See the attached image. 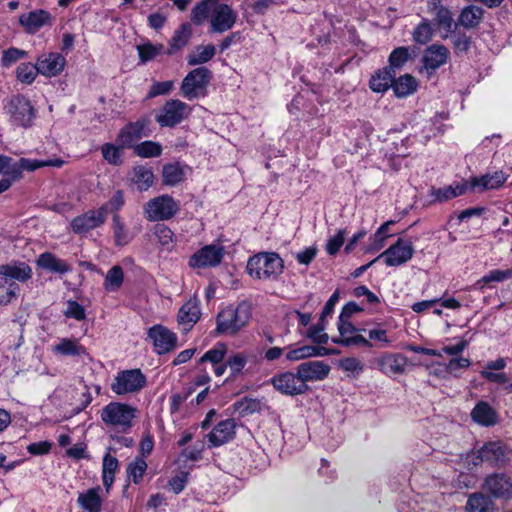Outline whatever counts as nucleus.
Wrapping results in <instances>:
<instances>
[{
    "label": "nucleus",
    "instance_id": "obj_1",
    "mask_svg": "<svg viewBox=\"0 0 512 512\" xmlns=\"http://www.w3.org/2000/svg\"><path fill=\"white\" fill-rule=\"evenodd\" d=\"M251 317L252 307L248 301H241L236 307L228 306L218 312L215 332L234 336L249 323Z\"/></svg>",
    "mask_w": 512,
    "mask_h": 512
},
{
    "label": "nucleus",
    "instance_id": "obj_61",
    "mask_svg": "<svg viewBox=\"0 0 512 512\" xmlns=\"http://www.w3.org/2000/svg\"><path fill=\"white\" fill-rule=\"evenodd\" d=\"M394 224V221L390 220L382 224L373 236L372 249L379 250L384 247L386 239L390 236L388 232V228L390 225Z\"/></svg>",
    "mask_w": 512,
    "mask_h": 512
},
{
    "label": "nucleus",
    "instance_id": "obj_2",
    "mask_svg": "<svg viewBox=\"0 0 512 512\" xmlns=\"http://www.w3.org/2000/svg\"><path fill=\"white\" fill-rule=\"evenodd\" d=\"M246 269L254 279L276 281L284 271V261L276 252H260L248 259Z\"/></svg>",
    "mask_w": 512,
    "mask_h": 512
},
{
    "label": "nucleus",
    "instance_id": "obj_29",
    "mask_svg": "<svg viewBox=\"0 0 512 512\" xmlns=\"http://www.w3.org/2000/svg\"><path fill=\"white\" fill-rule=\"evenodd\" d=\"M471 418L481 426L490 427L498 422L497 412L484 401L478 402L471 411Z\"/></svg>",
    "mask_w": 512,
    "mask_h": 512
},
{
    "label": "nucleus",
    "instance_id": "obj_33",
    "mask_svg": "<svg viewBox=\"0 0 512 512\" xmlns=\"http://www.w3.org/2000/svg\"><path fill=\"white\" fill-rule=\"evenodd\" d=\"M395 76L396 74L387 69V67L379 69L371 76L369 87L373 92L384 93L389 88H392Z\"/></svg>",
    "mask_w": 512,
    "mask_h": 512
},
{
    "label": "nucleus",
    "instance_id": "obj_34",
    "mask_svg": "<svg viewBox=\"0 0 512 512\" xmlns=\"http://www.w3.org/2000/svg\"><path fill=\"white\" fill-rule=\"evenodd\" d=\"M417 87V80L410 74H404L398 78L395 76L393 78L392 89L395 96L398 98H404L413 94L417 90Z\"/></svg>",
    "mask_w": 512,
    "mask_h": 512
},
{
    "label": "nucleus",
    "instance_id": "obj_40",
    "mask_svg": "<svg viewBox=\"0 0 512 512\" xmlns=\"http://www.w3.org/2000/svg\"><path fill=\"white\" fill-rule=\"evenodd\" d=\"M163 183L175 186L184 180V170L179 163H169L163 166Z\"/></svg>",
    "mask_w": 512,
    "mask_h": 512
},
{
    "label": "nucleus",
    "instance_id": "obj_27",
    "mask_svg": "<svg viewBox=\"0 0 512 512\" xmlns=\"http://www.w3.org/2000/svg\"><path fill=\"white\" fill-rule=\"evenodd\" d=\"M36 265L39 269L56 274H66L72 270L70 264L63 259L56 257L51 252H44L36 259Z\"/></svg>",
    "mask_w": 512,
    "mask_h": 512
},
{
    "label": "nucleus",
    "instance_id": "obj_10",
    "mask_svg": "<svg viewBox=\"0 0 512 512\" xmlns=\"http://www.w3.org/2000/svg\"><path fill=\"white\" fill-rule=\"evenodd\" d=\"M135 409L120 402H110L101 411V419L106 425L119 426L124 430L132 426Z\"/></svg>",
    "mask_w": 512,
    "mask_h": 512
},
{
    "label": "nucleus",
    "instance_id": "obj_62",
    "mask_svg": "<svg viewBox=\"0 0 512 512\" xmlns=\"http://www.w3.org/2000/svg\"><path fill=\"white\" fill-rule=\"evenodd\" d=\"M339 366L342 370L358 376L364 370V364L355 357H346L340 360Z\"/></svg>",
    "mask_w": 512,
    "mask_h": 512
},
{
    "label": "nucleus",
    "instance_id": "obj_11",
    "mask_svg": "<svg viewBox=\"0 0 512 512\" xmlns=\"http://www.w3.org/2000/svg\"><path fill=\"white\" fill-rule=\"evenodd\" d=\"M225 255V248L220 244H208L197 250L188 261L191 268H211L220 265Z\"/></svg>",
    "mask_w": 512,
    "mask_h": 512
},
{
    "label": "nucleus",
    "instance_id": "obj_13",
    "mask_svg": "<svg viewBox=\"0 0 512 512\" xmlns=\"http://www.w3.org/2000/svg\"><path fill=\"white\" fill-rule=\"evenodd\" d=\"M273 387L283 395L297 396L309 391V386L301 381L298 372H283L270 379Z\"/></svg>",
    "mask_w": 512,
    "mask_h": 512
},
{
    "label": "nucleus",
    "instance_id": "obj_39",
    "mask_svg": "<svg viewBox=\"0 0 512 512\" xmlns=\"http://www.w3.org/2000/svg\"><path fill=\"white\" fill-rule=\"evenodd\" d=\"M154 180L153 172L145 166H136L133 169L132 181L140 191L148 190Z\"/></svg>",
    "mask_w": 512,
    "mask_h": 512
},
{
    "label": "nucleus",
    "instance_id": "obj_8",
    "mask_svg": "<svg viewBox=\"0 0 512 512\" xmlns=\"http://www.w3.org/2000/svg\"><path fill=\"white\" fill-rule=\"evenodd\" d=\"M146 382V376L140 369L123 370L115 376L111 390L117 395L136 393L145 387Z\"/></svg>",
    "mask_w": 512,
    "mask_h": 512
},
{
    "label": "nucleus",
    "instance_id": "obj_31",
    "mask_svg": "<svg viewBox=\"0 0 512 512\" xmlns=\"http://www.w3.org/2000/svg\"><path fill=\"white\" fill-rule=\"evenodd\" d=\"M192 26L190 23H182L174 32L171 40L169 41V48L167 49L168 55H173L178 50L184 48L192 37Z\"/></svg>",
    "mask_w": 512,
    "mask_h": 512
},
{
    "label": "nucleus",
    "instance_id": "obj_7",
    "mask_svg": "<svg viewBox=\"0 0 512 512\" xmlns=\"http://www.w3.org/2000/svg\"><path fill=\"white\" fill-rule=\"evenodd\" d=\"M179 209V203L165 194L149 200L144 206V215L148 221H165L173 218Z\"/></svg>",
    "mask_w": 512,
    "mask_h": 512
},
{
    "label": "nucleus",
    "instance_id": "obj_41",
    "mask_svg": "<svg viewBox=\"0 0 512 512\" xmlns=\"http://www.w3.org/2000/svg\"><path fill=\"white\" fill-rule=\"evenodd\" d=\"M153 233L162 247L168 251L173 248L176 242V236L167 225L162 223L156 224Z\"/></svg>",
    "mask_w": 512,
    "mask_h": 512
},
{
    "label": "nucleus",
    "instance_id": "obj_22",
    "mask_svg": "<svg viewBox=\"0 0 512 512\" xmlns=\"http://www.w3.org/2000/svg\"><path fill=\"white\" fill-rule=\"evenodd\" d=\"M32 274V268L23 261H11L0 265V276L9 282H26L32 277Z\"/></svg>",
    "mask_w": 512,
    "mask_h": 512
},
{
    "label": "nucleus",
    "instance_id": "obj_37",
    "mask_svg": "<svg viewBox=\"0 0 512 512\" xmlns=\"http://www.w3.org/2000/svg\"><path fill=\"white\" fill-rule=\"evenodd\" d=\"M503 456V448L498 442H488L477 451V458L482 462H498Z\"/></svg>",
    "mask_w": 512,
    "mask_h": 512
},
{
    "label": "nucleus",
    "instance_id": "obj_46",
    "mask_svg": "<svg viewBox=\"0 0 512 512\" xmlns=\"http://www.w3.org/2000/svg\"><path fill=\"white\" fill-rule=\"evenodd\" d=\"M15 73H16L17 80L19 82H21L23 84H27V85L32 84L34 82V80L36 79L37 75L40 74L37 71L36 63L32 64L30 62L21 63L16 68Z\"/></svg>",
    "mask_w": 512,
    "mask_h": 512
},
{
    "label": "nucleus",
    "instance_id": "obj_49",
    "mask_svg": "<svg viewBox=\"0 0 512 512\" xmlns=\"http://www.w3.org/2000/svg\"><path fill=\"white\" fill-rule=\"evenodd\" d=\"M432 36L433 29L427 19H424L421 23H419L412 33L413 41L420 45L428 43L432 39Z\"/></svg>",
    "mask_w": 512,
    "mask_h": 512
},
{
    "label": "nucleus",
    "instance_id": "obj_15",
    "mask_svg": "<svg viewBox=\"0 0 512 512\" xmlns=\"http://www.w3.org/2000/svg\"><path fill=\"white\" fill-rule=\"evenodd\" d=\"M210 17L211 31L224 33L234 26L237 20V13L231 6L225 3L214 1V7Z\"/></svg>",
    "mask_w": 512,
    "mask_h": 512
},
{
    "label": "nucleus",
    "instance_id": "obj_64",
    "mask_svg": "<svg viewBox=\"0 0 512 512\" xmlns=\"http://www.w3.org/2000/svg\"><path fill=\"white\" fill-rule=\"evenodd\" d=\"M471 361L464 357L452 358L445 366V371L449 374L457 375L458 370L468 368Z\"/></svg>",
    "mask_w": 512,
    "mask_h": 512
},
{
    "label": "nucleus",
    "instance_id": "obj_21",
    "mask_svg": "<svg viewBox=\"0 0 512 512\" xmlns=\"http://www.w3.org/2000/svg\"><path fill=\"white\" fill-rule=\"evenodd\" d=\"M19 23L28 34H35L44 26L52 25V16L46 10L36 9L20 15Z\"/></svg>",
    "mask_w": 512,
    "mask_h": 512
},
{
    "label": "nucleus",
    "instance_id": "obj_5",
    "mask_svg": "<svg viewBox=\"0 0 512 512\" xmlns=\"http://www.w3.org/2000/svg\"><path fill=\"white\" fill-rule=\"evenodd\" d=\"M150 125L151 117L149 115H143L136 121L129 122L120 129L116 142L122 148H133L138 140L151 135Z\"/></svg>",
    "mask_w": 512,
    "mask_h": 512
},
{
    "label": "nucleus",
    "instance_id": "obj_54",
    "mask_svg": "<svg viewBox=\"0 0 512 512\" xmlns=\"http://www.w3.org/2000/svg\"><path fill=\"white\" fill-rule=\"evenodd\" d=\"M28 52L16 47H11L2 52L1 64L3 67H10L21 59H25Z\"/></svg>",
    "mask_w": 512,
    "mask_h": 512
},
{
    "label": "nucleus",
    "instance_id": "obj_17",
    "mask_svg": "<svg viewBox=\"0 0 512 512\" xmlns=\"http://www.w3.org/2000/svg\"><path fill=\"white\" fill-rule=\"evenodd\" d=\"M148 337L153 341L158 354H165L174 349L177 342L176 334L161 325H155L148 331Z\"/></svg>",
    "mask_w": 512,
    "mask_h": 512
},
{
    "label": "nucleus",
    "instance_id": "obj_35",
    "mask_svg": "<svg viewBox=\"0 0 512 512\" xmlns=\"http://www.w3.org/2000/svg\"><path fill=\"white\" fill-rule=\"evenodd\" d=\"M111 229L113 231L114 243L118 247L128 245L133 239V235L129 232L118 214H114L112 217Z\"/></svg>",
    "mask_w": 512,
    "mask_h": 512
},
{
    "label": "nucleus",
    "instance_id": "obj_3",
    "mask_svg": "<svg viewBox=\"0 0 512 512\" xmlns=\"http://www.w3.org/2000/svg\"><path fill=\"white\" fill-rule=\"evenodd\" d=\"M63 164L64 161L59 158L48 160L21 158L19 161H15L9 156L0 155V173L8 176L6 179H9L11 184L22 177L23 170L35 171L42 167L60 168Z\"/></svg>",
    "mask_w": 512,
    "mask_h": 512
},
{
    "label": "nucleus",
    "instance_id": "obj_23",
    "mask_svg": "<svg viewBox=\"0 0 512 512\" xmlns=\"http://www.w3.org/2000/svg\"><path fill=\"white\" fill-rule=\"evenodd\" d=\"M236 423L234 419H226L219 422L207 435L211 447L221 446L235 436Z\"/></svg>",
    "mask_w": 512,
    "mask_h": 512
},
{
    "label": "nucleus",
    "instance_id": "obj_6",
    "mask_svg": "<svg viewBox=\"0 0 512 512\" xmlns=\"http://www.w3.org/2000/svg\"><path fill=\"white\" fill-rule=\"evenodd\" d=\"M192 108L179 99H170L164 103L155 116L160 127L173 128L189 117Z\"/></svg>",
    "mask_w": 512,
    "mask_h": 512
},
{
    "label": "nucleus",
    "instance_id": "obj_48",
    "mask_svg": "<svg viewBox=\"0 0 512 512\" xmlns=\"http://www.w3.org/2000/svg\"><path fill=\"white\" fill-rule=\"evenodd\" d=\"M227 347L224 343H217L212 349L208 350L198 361V366L205 362H210L213 365L222 363L224 360Z\"/></svg>",
    "mask_w": 512,
    "mask_h": 512
},
{
    "label": "nucleus",
    "instance_id": "obj_50",
    "mask_svg": "<svg viewBox=\"0 0 512 512\" xmlns=\"http://www.w3.org/2000/svg\"><path fill=\"white\" fill-rule=\"evenodd\" d=\"M121 149L123 148L119 144L116 146L111 143H105L101 147L102 156L110 165L120 166L123 163Z\"/></svg>",
    "mask_w": 512,
    "mask_h": 512
},
{
    "label": "nucleus",
    "instance_id": "obj_51",
    "mask_svg": "<svg viewBox=\"0 0 512 512\" xmlns=\"http://www.w3.org/2000/svg\"><path fill=\"white\" fill-rule=\"evenodd\" d=\"M19 285L15 282L6 281L0 276V305H7L16 297Z\"/></svg>",
    "mask_w": 512,
    "mask_h": 512
},
{
    "label": "nucleus",
    "instance_id": "obj_9",
    "mask_svg": "<svg viewBox=\"0 0 512 512\" xmlns=\"http://www.w3.org/2000/svg\"><path fill=\"white\" fill-rule=\"evenodd\" d=\"M212 78V72L206 67H198L190 71L182 81L181 94L188 100L198 98Z\"/></svg>",
    "mask_w": 512,
    "mask_h": 512
},
{
    "label": "nucleus",
    "instance_id": "obj_58",
    "mask_svg": "<svg viewBox=\"0 0 512 512\" xmlns=\"http://www.w3.org/2000/svg\"><path fill=\"white\" fill-rule=\"evenodd\" d=\"M510 278H512V269L511 268L506 269V270L494 269V270H491L486 275H484L478 281V283L479 284L480 283L488 284V283H491V282H503V281L508 280Z\"/></svg>",
    "mask_w": 512,
    "mask_h": 512
},
{
    "label": "nucleus",
    "instance_id": "obj_24",
    "mask_svg": "<svg viewBox=\"0 0 512 512\" xmlns=\"http://www.w3.org/2000/svg\"><path fill=\"white\" fill-rule=\"evenodd\" d=\"M485 10L477 5L470 4L463 7L458 15L455 27L461 26L467 30L476 29L483 22Z\"/></svg>",
    "mask_w": 512,
    "mask_h": 512
},
{
    "label": "nucleus",
    "instance_id": "obj_36",
    "mask_svg": "<svg viewBox=\"0 0 512 512\" xmlns=\"http://www.w3.org/2000/svg\"><path fill=\"white\" fill-rule=\"evenodd\" d=\"M412 58L411 50L409 47L401 46L392 50L388 57L387 69L395 73L400 70Z\"/></svg>",
    "mask_w": 512,
    "mask_h": 512
},
{
    "label": "nucleus",
    "instance_id": "obj_55",
    "mask_svg": "<svg viewBox=\"0 0 512 512\" xmlns=\"http://www.w3.org/2000/svg\"><path fill=\"white\" fill-rule=\"evenodd\" d=\"M233 406L241 415H249L261 410V402L258 399L247 397L235 402Z\"/></svg>",
    "mask_w": 512,
    "mask_h": 512
},
{
    "label": "nucleus",
    "instance_id": "obj_42",
    "mask_svg": "<svg viewBox=\"0 0 512 512\" xmlns=\"http://www.w3.org/2000/svg\"><path fill=\"white\" fill-rule=\"evenodd\" d=\"M134 154L141 158H154L162 153V145L158 142L146 140L136 144L133 148Z\"/></svg>",
    "mask_w": 512,
    "mask_h": 512
},
{
    "label": "nucleus",
    "instance_id": "obj_52",
    "mask_svg": "<svg viewBox=\"0 0 512 512\" xmlns=\"http://www.w3.org/2000/svg\"><path fill=\"white\" fill-rule=\"evenodd\" d=\"M435 21L438 26L442 27L447 33L454 32L453 27V14L451 10L446 7H439V10L435 13ZM448 37V34L443 36L444 39Z\"/></svg>",
    "mask_w": 512,
    "mask_h": 512
},
{
    "label": "nucleus",
    "instance_id": "obj_44",
    "mask_svg": "<svg viewBox=\"0 0 512 512\" xmlns=\"http://www.w3.org/2000/svg\"><path fill=\"white\" fill-rule=\"evenodd\" d=\"M136 49L138 52L140 62L142 64H145L155 59L159 54H161L163 52L164 45L147 42L144 44L137 45Z\"/></svg>",
    "mask_w": 512,
    "mask_h": 512
},
{
    "label": "nucleus",
    "instance_id": "obj_38",
    "mask_svg": "<svg viewBox=\"0 0 512 512\" xmlns=\"http://www.w3.org/2000/svg\"><path fill=\"white\" fill-rule=\"evenodd\" d=\"M119 467V462L116 457L106 454L103 457L102 463V480L103 485L108 492L114 482V475Z\"/></svg>",
    "mask_w": 512,
    "mask_h": 512
},
{
    "label": "nucleus",
    "instance_id": "obj_59",
    "mask_svg": "<svg viewBox=\"0 0 512 512\" xmlns=\"http://www.w3.org/2000/svg\"><path fill=\"white\" fill-rule=\"evenodd\" d=\"M247 363V357L242 353H235L228 357L226 365L231 371V376H237L245 367Z\"/></svg>",
    "mask_w": 512,
    "mask_h": 512
},
{
    "label": "nucleus",
    "instance_id": "obj_47",
    "mask_svg": "<svg viewBox=\"0 0 512 512\" xmlns=\"http://www.w3.org/2000/svg\"><path fill=\"white\" fill-rule=\"evenodd\" d=\"M196 49L197 54H190L187 57V62L191 66L206 63L210 61L215 55V46L212 44L206 46H198Z\"/></svg>",
    "mask_w": 512,
    "mask_h": 512
},
{
    "label": "nucleus",
    "instance_id": "obj_16",
    "mask_svg": "<svg viewBox=\"0 0 512 512\" xmlns=\"http://www.w3.org/2000/svg\"><path fill=\"white\" fill-rule=\"evenodd\" d=\"M37 71L45 77H55L64 70L65 57L58 52L42 53L36 60Z\"/></svg>",
    "mask_w": 512,
    "mask_h": 512
},
{
    "label": "nucleus",
    "instance_id": "obj_14",
    "mask_svg": "<svg viewBox=\"0 0 512 512\" xmlns=\"http://www.w3.org/2000/svg\"><path fill=\"white\" fill-rule=\"evenodd\" d=\"M413 254L414 248L412 243L398 238L393 245L378 256V260L383 258L387 266L397 267L407 263L413 257Z\"/></svg>",
    "mask_w": 512,
    "mask_h": 512
},
{
    "label": "nucleus",
    "instance_id": "obj_20",
    "mask_svg": "<svg viewBox=\"0 0 512 512\" xmlns=\"http://www.w3.org/2000/svg\"><path fill=\"white\" fill-rule=\"evenodd\" d=\"M297 372L303 383L324 380L329 372L330 366L323 361H307L297 366Z\"/></svg>",
    "mask_w": 512,
    "mask_h": 512
},
{
    "label": "nucleus",
    "instance_id": "obj_32",
    "mask_svg": "<svg viewBox=\"0 0 512 512\" xmlns=\"http://www.w3.org/2000/svg\"><path fill=\"white\" fill-rule=\"evenodd\" d=\"M100 491L101 488L97 486L80 493L77 499L79 506L85 512H101L102 499L99 495Z\"/></svg>",
    "mask_w": 512,
    "mask_h": 512
},
{
    "label": "nucleus",
    "instance_id": "obj_30",
    "mask_svg": "<svg viewBox=\"0 0 512 512\" xmlns=\"http://www.w3.org/2000/svg\"><path fill=\"white\" fill-rule=\"evenodd\" d=\"M52 352L61 356H86L87 349L75 338H62L52 347Z\"/></svg>",
    "mask_w": 512,
    "mask_h": 512
},
{
    "label": "nucleus",
    "instance_id": "obj_12",
    "mask_svg": "<svg viewBox=\"0 0 512 512\" xmlns=\"http://www.w3.org/2000/svg\"><path fill=\"white\" fill-rule=\"evenodd\" d=\"M108 207L102 205L97 210H88L85 213L73 218L70 223L71 229L75 234H84L95 228L102 226L107 218Z\"/></svg>",
    "mask_w": 512,
    "mask_h": 512
},
{
    "label": "nucleus",
    "instance_id": "obj_25",
    "mask_svg": "<svg viewBox=\"0 0 512 512\" xmlns=\"http://www.w3.org/2000/svg\"><path fill=\"white\" fill-rule=\"evenodd\" d=\"M200 302L197 298H190L184 303L178 312V323L183 326L184 330H190L200 319Z\"/></svg>",
    "mask_w": 512,
    "mask_h": 512
},
{
    "label": "nucleus",
    "instance_id": "obj_28",
    "mask_svg": "<svg viewBox=\"0 0 512 512\" xmlns=\"http://www.w3.org/2000/svg\"><path fill=\"white\" fill-rule=\"evenodd\" d=\"M507 179L503 171H496L493 174H485L481 177H473L470 180L472 190L485 191L501 187Z\"/></svg>",
    "mask_w": 512,
    "mask_h": 512
},
{
    "label": "nucleus",
    "instance_id": "obj_19",
    "mask_svg": "<svg viewBox=\"0 0 512 512\" xmlns=\"http://www.w3.org/2000/svg\"><path fill=\"white\" fill-rule=\"evenodd\" d=\"M378 369L386 375L405 373L408 358L401 353H385L376 359Z\"/></svg>",
    "mask_w": 512,
    "mask_h": 512
},
{
    "label": "nucleus",
    "instance_id": "obj_45",
    "mask_svg": "<svg viewBox=\"0 0 512 512\" xmlns=\"http://www.w3.org/2000/svg\"><path fill=\"white\" fill-rule=\"evenodd\" d=\"M124 273L119 265L109 269L104 280V287L107 291H117L123 284Z\"/></svg>",
    "mask_w": 512,
    "mask_h": 512
},
{
    "label": "nucleus",
    "instance_id": "obj_56",
    "mask_svg": "<svg viewBox=\"0 0 512 512\" xmlns=\"http://www.w3.org/2000/svg\"><path fill=\"white\" fill-rule=\"evenodd\" d=\"M325 330V321H322L321 318H319V321L317 324L312 325L309 327L307 331V336L316 344L323 345L327 344L329 337L326 333L323 331Z\"/></svg>",
    "mask_w": 512,
    "mask_h": 512
},
{
    "label": "nucleus",
    "instance_id": "obj_26",
    "mask_svg": "<svg viewBox=\"0 0 512 512\" xmlns=\"http://www.w3.org/2000/svg\"><path fill=\"white\" fill-rule=\"evenodd\" d=\"M448 56L449 50L444 45L433 44L424 52V67L427 70L434 72L447 62Z\"/></svg>",
    "mask_w": 512,
    "mask_h": 512
},
{
    "label": "nucleus",
    "instance_id": "obj_57",
    "mask_svg": "<svg viewBox=\"0 0 512 512\" xmlns=\"http://www.w3.org/2000/svg\"><path fill=\"white\" fill-rule=\"evenodd\" d=\"M452 44L455 54L459 55L469 51L472 39L465 32H458L453 36Z\"/></svg>",
    "mask_w": 512,
    "mask_h": 512
},
{
    "label": "nucleus",
    "instance_id": "obj_43",
    "mask_svg": "<svg viewBox=\"0 0 512 512\" xmlns=\"http://www.w3.org/2000/svg\"><path fill=\"white\" fill-rule=\"evenodd\" d=\"M466 508L468 512H492L493 503L489 497L475 493L469 497Z\"/></svg>",
    "mask_w": 512,
    "mask_h": 512
},
{
    "label": "nucleus",
    "instance_id": "obj_63",
    "mask_svg": "<svg viewBox=\"0 0 512 512\" xmlns=\"http://www.w3.org/2000/svg\"><path fill=\"white\" fill-rule=\"evenodd\" d=\"M173 81L154 82L147 93L146 98L151 99L159 95H167L173 89Z\"/></svg>",
    "mask_w": 512,
    "mask_h": 512
},
{
    "label": "nucleus",
    "instance_id": "obj_18",
    "mask_svg": "<svg viewBox=\"0 0 512 512\" xmlns=\"http://www.w3.org/2000/svg\"><path fill=\"white\" fill-rule=\"evenodd\" d=\"M484 489L496 498H512V478L503 473L489 475L484 482Z\"/></svg>",
    "mask_w": 512,
    "mask_h": 512
},
{
    "label": "nucleus",
    "instance_id": "obj_53",
    "mask_svg": "<svg viewBox=\"0 0 512 512\" xmlns=\"http://www.w3.org/2000/svg\"><path fill=\"white\" fill-rule=\"evenodd\" d=\"M147 469V463L144 459L137 457L127 466V475L135 484L140 483Z\"/></svg>",
    "mask_w": 512,
    "mask_h": 512
},
{
    "label": "nucleus",
    "instance_id": "obj_60",
    "mask_svg": "<svg viewBox=\"0 0 512 512\" xmlns=\"http://www.w3.org/2000/svg\"><path fill=\"white\" fill-rule=\"evenodd\" d=\"M63 314L65 317L75 319L77 321H82L86 318L85 308L74 300L67 301V307L63 311Z\"/></svg>",
    "mask_w": 512,
    "mask_h": 512
},
{
    "label": "nucleus",
    "instance_id": "obj_4",
    "mask_svg": "<svg viewBox=\"0 0 512 512\" xmlns=\"http://www.w3.org/2000/svg\"><path fill=\"white\" fill-rule=\"evenodd\" d=\"M3 109L13 126L28 128L33 124L36 117V109L31 101L22 94H15L6 98Z\"/></svg>",
    "mask_w": 512,
    "mask_h": 512
}]
</instances>
